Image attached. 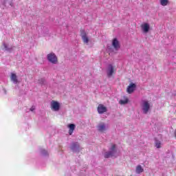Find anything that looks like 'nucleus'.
<instances>
[{"mask_svg":"<svg viewBox=\"0 0 176 176\" xmlns=\"http://www.w3.org/2000/svg\"><path fill=\"white\" fill-rule=\"evenodd\" d=\"M104 156L106 159H108L109 157H116V156H119V152L116 148V144H111L109 148V151L105 152L104 153Z\"/></svg>","mask_w":176,"mask_h":176,"instance_id":"f257e3e1","label":"nucleus"},{"mask_svg":"<svg viewBox=\"0 0 176 176\" xmlns=\"http://www.w3.org/2000/svg\"><path fill=\"white\" fill-rule=\"evenodd\" d=\"M152 107V104L151 102L146 100H143L141 102V108L143 113H148L149 111H151V108Z\"/></svg>","mask_w":176,"mask_h":176,"instance_id":"f03ea898","label":"nucleus"},{"mask_svg":"<svg viewBox=\"0 0 176 176\" xmlns=\"http://www.w3.org/2000/svg\"><path fill=\"white\" fill-rule=\"evenodd\" d=\"M116 71V69H115V66H113V65L112 64H109L106 69V72L108 78H111L112 75L115 74Z\"/></svg>","mask_w":176,"mask_h":176,"instance_id":"7ed1b4c3","label":"nucleus"},{"mask_svg":"<svg viewBox=\"0 0 176 176\" xmlns=\"http://www.w3.org/2000/svg\"><path fill=\"white\" fill-rule=\"evenodd\" d=\"M143 34H148L151 31V25L148 23L144 22L140 25Z\"/></svg>","mask_w":176,"mask_h":176,"instance_id":"20e7f679","label":"nucleus"},{"mask_svg":"<svg viewBox=\"0 0 176 176\" xmlns=\"http://www.w3.org/2000/svg\"><path fill=\"white\" fill-rule=\"evenodd\" d=\"M47 58L50 63L52 64H57L58 60L57 56L54 53H50L47 55Z\"/></svg>","mask_w":176,"mask_h":176,"instance_id":"39448f33","label":"nucleus"},{"mask_svg":"<svg viewBox=\"0 0 176 176\" xmlns=\"http://www.w3.org/2000/svg\"><path fill=\"white\" fill-rule=\"evenodd\" d=\"M51 108L52 111H58L60 109V103H58V102L52 100L51 102Z\"/></svg>","mask_w":176,"mask_h":176,"instance_id":"423d86ee","label":"nucleus"},{"mask_svg":"<svg viewBox=\"0 0 176 176\" xmlns=\"http://www.w3.org/2000/svg\"><path fill=\"white\" fill-rule=\"evenodd\" d=\"M135 87H137L135 84L131 83L126 89L127 93H129V94H131L132 93L134 92V90H135Z\"/></svg>","mask_w":176,"mask_h":176,"instance_id":"0eeeda50","label":"nucleus"},{"mask_svg":"<svg viewBox=\"0 0 176 176\" xmlns=\"http://www.w3.org/2000/svg\"><path fill=\"white\" fill-rule=\"evenodd\" d=\"M81 38L84 42V43H89V37H87V34H86V32L85 30H81Z\"/></svg>","mask_w":176,"mask_h":176,"instance_id":"6e6552de","label":"nucleus"},{"mask_svg":"<svg viewBox=\"0 0 176 176\" xmlns=\"http://www.w3.org/2000/svg\"><path fill=\"white\" fill-rule=\"evenodd\" d=\"M107 109L104 104H100L98 105V113L102 114V113L107 112Z\"/></svg>","mask_w":176,"mask_h":176,"instance_id":"1a4fd4ad","label":"nucleus"},{"mask_svg":"<svg viewBox=\"0 0 176 176\" xmlns=\"http://www.w3.org/2000/svg\"><path fill=\"white\" fill-rule=\"evenodd\" d=\"M112 46L116 49V50H118L120 49V44L119 43V41L117 38H114L112 41Z\"/></svg>","mask_w":176,"mask_h":176,"instance_id":"9d476101","label":"nucleus"},{"mask_svg":"<svg viewBox=\"0 0 176 176\" xmlns=\"http://www.w3.org/2000/svg\"><path fill=\"white\" fill-rule=\"evenodd\" d=\"M98 131H105L107 130V125L104 123H100L98 125Z\"/></svg>","mask_w":176,"mask_h":176,"instance_id":"9b49d317","label":"nucleus"},{"mask_svg":"<svg viewBox=\"0 0 176 176\" xmlns=\"http://www.w3.org/2000/svg\"><path fill=\"white\" fill-rule=\"evenodd\" d=\"M127 102H129V98L126 96H124L123 98L119 101V104H120V105H124L127 104Z\"/></svg>","mask_w":176,"mask_h":176,"instance_id":"f8f14e48","label":"nucleus"},{"mask_svg":"<svg viewBox=\"0 0 176 176\" xmlns=\"http://www.w3.org/2000/svg\"><path fill=\"white\" fill-rule=\"evenodd\" d=\"M79 144L78 143H74L72 145V149L73 150V152H78L79 151Z\"/></svg>","mask_w":176,"mask_h":176,"instance_id":"ddd939ff","label":"nucleus"},{"mask_svg":"<svg viewBox=\"0 0 176 176\" xmlns=\"http://www.w3.org/2000/svg\"><path fill=\"white\" fill-rule=\"evenodd\" d=\"M11 80L12 82H13V83H14L15 85L17 84V82H19V80H17V76H16L15 74H11Z\"/></svg>","mask_w":176,"mask_h":176,"instance_id":"4468645a","label":"nucleus"},{"mask_svg":"<svg viewBox=\"0 0 176 176\" xmlns=\"http://www.w3.org/2000/svg\"><path fill=\"white\" fill-rule=\"evenodd\" d=\"M68 127L69 129V134L70 135H72V133H74V130H75V124H70L68 125Z\"/></svg>","mask_w":176,"mask_h":176,"instance_id":"2eb2a0df","label":"nucleus"},{"mask_svg":"<svg viewBox=\"0 0 176 176\" xmlns=\"http://www.w3.org/2000/svg\"><path fill=\"white\" fill-rule=\"evenodd\" d=\"M136 173L137 174H141V173H144V168H142V166H141V165H138L136 167Z\"/></svg>","mask_w":176,"mask_h":176,"instance_id":"dca6fc26","label":"nucleus"},{"mask_svg":"<svg viewBox=\"0 0 176 176\" xmlns=\"http://www.w3.org/2000/svg\"><path fill=\"white\" fill-rule=\"evenodd\" d=\"M160 3L162 6H167L168 3V0H160Z\"/></svg>","mask_w":176,"mask_h":176,"instance_id":"f3484780","label":"nucleus"},{"mask_svg":"<svg viewBox=\"0 0 176 176\" xmlns=\"http://www.w3.org/2000/svg\"><path fill=\"white\" fill-rule=\"evenodd\" d=\"M155 146L157 148H160V146H162V142L159 140H155Z\"/></svg>","mask_w":176,"mask_h":176,"instance_id":"a211bd4d","label":"nucleus"},{"mask_svg":"<svg viewBox=\"0 0 176 176\" xmlns=\"http://www.w3.org/2000/svg\"><path fill=\"white\" fill-rule=\"evenodd\" d=\"M3 47L5 50H6V52H12V48L8 47V45L3 43Z\"/></svg>","mask_w":176,"mask_h":176,"instance_id":"6ab92c4d","label":"nucleus"},{"mask_svg":"<svg viewBox=\"0 0 176 176\" xmlns=\"http://www.w3.org/2000/svg\"><path fill=\"white\" fill-rule=\"evenodd\" d=\"M30 111H32V112L35 111V107H34V106L32 107V108L30 109Z\"/></svg>","mask_w":176,"mask_h":176,"instance_id":"aec40b11","label":"nucleus"},{"mask_svg":"<svg viewBox=\"0 0 176 176\" xmlns=\"http://www.w3.org/2000/svg\"><path fill=\"white\" fill-rule=\"evenodd\" d=\"M43 155H46V153H45L44 152H43Z\"/></svg>","mask_w":176,"mask_h":176,"instance_id":"412c9836","label":"nucleus"},{"mask_svg":"<svg viewBox=\"0 0 176 176\" xmlns=\"http://www.w3.org/2000/svg\"><path fill=\"white\" fill-rule=\"evenodd\" d=\"M43 152L46 153V151H43Z\"/></svg>","mask_w":176,"mask_h":176,"instance_id":"4be33fe9","label":"nucleus"}]
</instances>
